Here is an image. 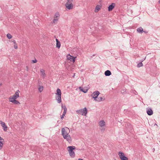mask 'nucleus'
<instances>
[{
	"label": "nucleus",
	"mask_w": 160,
	"mask_h": 160,
	"mask_svg": "<svg viewBox=\"0 0 160 160\" xmlns=\"http://www.w3.org/2000/svg\"><path fill=\"white\" fill-rule=\"evenodd\" d=\"M115 6V4L113 3L110 5L108 7V11H112Z\"/></svg>",
	"instance_id": "nucleus-11"
},
{
	"label": "nucleus",
	"mask_w": 160,
	"mask_h": 160,
	"mask_svg": "<svg viewBox=\"0 0 160 160\" xmlns=\"http://www.w3.org/2000/svg\"><path fill=\"white\" fill-rule=\"evenodd\" d=\"M62 135L63 137L69 134L70 132L69 128L67 127L62 128L61 129Z\"/></svg>",
	"instance_id": "nucleus-3"
},
{
	"label": "nucleus",
	"mask_w": 160,
	"mask_h": 160,
	"mask_svg": "<svg viewBox=\"0 0 160 160\" xmlns=\"http://www.w3.org/2000/svg\"><path fill=\"white\" fill-rule=\"evenodd\" d=\"M105 128H104V129L102 128V129H101V130H102V131H103H103H104V130H105Z\"/></svg>",
	"instance_id": "nucleus-39"
},
{
	"label": "nucleus",
	"mask_w": 160,
	"mask_h": 160,
	"mask_svg": "<svg viewBox=\"0 0 160 160\" xmlns=\"http://www.w3.org/2000/svg\"><path fill=\"white\" fill-rule=\"evenodd\" d=\"M146 59V58H145L144 59V60H145Z\"/></svg>",
	"instance_id": "nucleus-43"
},
{
	"label": "nucleus",
	"mask_w": 160,
	"mask_h": 160,
	"mask_svg": "<svg viewBox=\"0 0 160 160\" xmlns=\"http://www.w3.org/2000/svg\"><path fill=\"white\" fill-rule=\"evenodd\" d=\"M61 46V43L60 42H56V47L58 48H60Z\"/></svg>",
	"instance_id": "nucleus-24"
},
{
	"label": "nucleus",
	"mask_w": 160,
	"mask_h": 160,
	"mask_svg": "<svg viewBox=\"0 0 160 160\" xmlns=\"http://www.w3.org/2000/svg\"><path fill=\"white\" fill-rule=\"evenodd\" d=\"M57 95L56 97V99L58 103H60L61 101V92L60 89L59 88H58L57 90V93H56Z\"/></svg>",
	"instance_id": "nucleus-2"
},
{
	"label": "nucleus",
	"mask_w": 160,
	"mask_h": 160,
	"mask_svg": "<svg viewBox=\"0 0 160 160\" xmlns=\"http://www.w3.org/2000/svg\"><path fill=\"white\" fill-rule=\"evenodd\" d=\"M64 116H65V115L62 114V116L61 117V119H62V120L63 119Z\"/></svg>",
	"instance_id": "nucleus-34"
},
{
	"label": "nucleus",
	"mask_w": 160,
	"mask_h": 160,
	"mask_svg": "<svg viewBox=\"0 0 160 160\" xmlns=\"http://www.w3.org/2000/svg\"><path fill=\"white\" fill-rule=\"evenodd\" d=\"M137 30L138 32L141 33H142L143 31V29L141 27L138 28Z\"/></svg>",
	"instance_id": "nucleus-19"
},
{
	"label": "nucleus",
	"mask_w": 160,
	"mask_h": 160,
	"mask_svg": "<svg viewBox=\"0 0 160 160\" xmlns=\"http://www.w3.org/2000/svg\"><path fill=\"white\" fill-rule=\"evenodd\" d=\"M112 73L110 70H107L105 71L104 73L105 75L106 76H108L111 75Z\"/></svg>",
	"instance_id": "nucleus-16"
},
{
	"label": "nucleus",
	"mask_w": 160,
	"mask_h": 160,
	"mask_svg": "<svg viewBox=\"0 0 160 160\" xmlns=\"http://www.w3.org/2000/svg\"><path fill=\"white\" fill-rule=\"evenodd\" d=\"M87 108L85 107L83 109H80L77 110L76 112L79 114L85 116L87 113Z\"/></svg>",
	"instance_id": "nucleus-4"
},
{
	"label": "nucleus",
	"mask_w": 160,
	"mask_h": 160,
	"mask_svg": "<svg viewBox=\"0 0 160 160\" xmlns=\"http://www.w3.org/2000/svg\"><path fill=\"white\" fill-rule=\"evenodd\" d=\"M146 59V58H145L144 59V60H145Z\"/></svg>",
	"instance_id": "nucleus-44"
},
{
	"label": "nucleus",
	"mask_w": 160,
	"mask_h": 160,
	"mask_svg": "<svg viewBox=\"0 0 160 160\" xmlns=\"http://www.w3.org/2000/svg\"><path fill=\"white\" fill-rule=\"evenodd\" d=\"M20 92L19 90H18L16 91L12 97L9 98V101L11 100H13L14 99H16L19 97V92Z\"/></svg>",
	"instance_id": "nucleus-5"
},
{
	"label": "nucleus",
	"mask_w": 160,
	"mask_h": 160,
	"mask_svg": "<svg viewBox=\"0 0 160 160\" xmlns=\"http://www.w3.org/2000/svg\"><path fill=\"white\" fill-rule=\"evenodd\" d=\"M75 57H74L73 56L70 55V54H69L67 56V59L73 62H75Z\"/></svg>",
	"instance_id": "nucleus-10"
},
{
	"label": "nucleus",
	"mask_w": 160,
	"mask_h": 160,
	"mask_svg": "<svg viewBox=\"0 0 160 160\" xmlns=\"http://www.w3.org/2000/svg\"><path fill=\"white\" fill-rule=\"evenodd\" d=\"M43 87L42 86H40L38 88V90L40 92H41L43 90Z\"/></svg>",
	"instance_id": "nucleus-26"
},
{
	"label": "nucleus",
	"mask_w": 160,
	"mask_h": 160,
	"mask_svg": "<svg viewBox=\"0 0 160 160\" xmlns=\"http://www.w3.org/2000/svg\"><path fill=\"white\" fill-rule=\"evenodd\" d=\"M72 0H68L67 2L66 3H68L69 4L70 3H72Z\"/></svg>",
	"instance_id": "nucleus-28"
},
{
	"label": "nucleus",
	"mask_w": 160,
	"mask_h": 160,
	"mask_svg": "<svg viewBox=\"0 0 160 160\" xmlns=\"http://www.w3.org/2000/svg\"><path fill=\"white\" fill-rule=\"evenodd\" d=\"M56 42H60L58 40L57 38L56 39Z\"/></svg>",
	"instance_id": "nucleus-36"
},
{
	"label": "nucleus",
	"mask_w": 160,
	"mask_h": 160,
	"mask_svg": "<svg viewBox=\"0 0 160 160\" xmlns=\"http://www.w3.org/2000/svg\"><path fill=\"white\" fill-rule=\"evenodd\" d=\"M114 160H117L116 159H115Z\"/></svg>",
	"instance_id": "nucleus-46"
},
{
	"label": "nucleus",
	"mask_w": 160,
	"mask_h": 160,
	"mask_svg": "<svg viewBox=\"0 0 160 160\" xmlns=\"http://www.w3.org/2000/svg\"><path fill=\"white\" fill-rule=\"evenodd\" d=\"M143 32H144L145 33H147L148 32L147 31H143Z\"/></svg>",
	"instance_id": "nucleus-38"
},
{
	"label": "nucleus",
	"mask_w": 160,
	"mask_h": 160,
	"mask_svg": "<svg viewBox=\"0 0 160 160\" xmlns=\"http://www.w3.org/2000/svg\"><path fill=\"white\" fill-rule=\"evenodd\" d=\"M65 5L66 7L68 9H71L73 8V4L72 3H70L69 4H68V3H66Z\"/></svg>",
	"instance_id": "nucleus-12"
},
{
	"label": "nucleus",
	"mask_w": 160,
	"mask_h": 160,
	"mask_svg": "<svg viewBox=\"0 0 160 160\" xmlns=\"http://www.w3.org/2000/svg\"><path fill=\"white\" fill-rule=\"evenodd\" d=\"M142 66H143V64L142 63V62H139L137 65V67L138 68H139V67H142Z\"/></svg>",
	"instance_id": "nucleus-25"
},
{
	"label": "nucleus",
	"mask_w": 160,
	"mask_h": 160,
	"mask_svg": "<svg viewBox=\"0 0 160 160\" xmlns=\"http://www.w3.org/2000/svg\"><path fill=\"white\" fill-rule=\"evenodd\" d=\"M100 92L98 91H96L94 92L91 95L92 97L94 98V100L96 101L98 98V97L100 94Z\"/></svg>",
	"instance_id": "nucleus-7"
},
{
	"label": "nucleus",
	"mask_w": 160,
	"mask_h": 160,
	"mask_svg": "<svg viewBox=\"0 0 160 160\" xmlns=\"http://www.w3.org/2000/svg\"><path fill=\"white\" fill-rule=\"evenodd\" d=\"M104 100L105 98L103 97H100L98 98L96 101L98 102H100L101 101Z\"/></svg>",
	"instance_id": "nucleus-20"
},
{
	"label": "nucleus",
	"mask_w": 160,
	"mask_h": 160,
	"mask_svg": "<svg viewBox=\"0 0 160 160\" xmlns=\"http://www.w3.org/2000/svg\"><path fill=\"white\" fill-rule=\"evenodd\" d=\"M4 141V139L0 137V148H1L3 146V142Z\"/></svg>",
	"instance_id": "nucleus-18"
},
{
	"label": "nucleus",
	"mask_w": 160,
	"mask_h": 160,
	"mask_svg": "<svg viewBox=\"0 0 160 160\" xmlns=\"http://www.w3.org/2000/svg\"><path fill=\"white\" fill-rule=\"evenodd\" d=\"M105 124V122L103 120L100 121L99 122V126L101 127L104 126Z\"/></svg>",
	"instance_id": "nucleus-17"
},
{
	"label": "nucleus",
	"mask_w": 160,
	"mask_h": 160,
	"mask_svg": "<svg viewBox=\"0 0 160 160\" xmlns=\"http://www.w3.org/2000/svg\"><path fill=\"white\" fill-rule=\"evenodd\" d=\"M69 155L72 158H74L75 157V153L73 150L76 149V147L74 146H68L67 147Z\"/></svg>",
	"instance_id": "nucleus-1"
},
{
	"label": "nucleus",
	"mask_w": 160,
	"mask_h": 160,
	"mask_svg": "<svg viewBox=\"0 0 160 160\" xmlns=\"http://www.w3.org/2000/svg\"><path fill=\"white\" fill-rule=\"evenodd\" d=\"M0 124H1V126L3 127V130L5 132L7 131L8 127L6 125L5 123L2 121H0Z\"/></svg>",
	"instance_id": "nucleus-9"
},
{
	"label": "nucleus",
	"mask_w": 160,
	"mask_h": 160,
	"mask_svg": "<svg viewBox=\"0 0 160 160\" xmlns=\"http://www.w3.org/2000/svg\"><path fill=\"white\" fill-rule=\"evenodd\" d=\"M59 16V14L58 12L55 13V18H57Z\"/></svg>",
	"instance_id": "nucleus-29"
},
{
	"label": "nucleus",
	"mask_w": 160,
	"mask_h": 160,
	"mask_svg": "<svg viewBox=\"0 0 160 160\" xmlns=\"http://www.w3.org/2000/svg\"><path fill=\"white\" fill-rule=\"evenodd\" d=\"M37 62V60L36 59H35L34 60H32V62L33 63H36Z\"/></svg>",
	"instance_id": "nucleus-32"
},
{
	"label": "nucleus",
	"mask_w": 160,
	"mask_h": 160,
	"mask_svg": "<svg viewBox=\"0 0 160 160\" xmlns=\"http://www.w3.org/2000/svg\"><path fill=\"white\" fill-rule=\"evenodd\" d=\"M64 139H66L69 143H71L72 142V139L70 136L68 134L67 135L64 136L63 137Z\"/></svg>",
	"instance_id": "nucleus-8"
},
{
	"label": "nucleus",
	"mask_w": 160,
	"mask_h": 160,
	"mask_svg": "<svg viewBox=\"0 0 160 160\" xmlns=\"http://www.w3.org/2000/svg\"><path fill=\"white\" fill-rule=\"evenodd\" d=\"M7 37L8 39H10L12 37V36L9 33H8L7 35Z\"/></svg>",
	"instance_id": "nucleus-27"
},
{
	"label": "nucleus",
	"mask_w": 160,
	"mask_h": 160,
	"mask_svg": "<svg viewBox=\"0 0 160 160\" xmlns=\"http://www.w3.org/2000/svg\"><path fill=\"white\" fill-rule=\"evenodd\" d=\"M1 85H2V84L1 83V84H0V86Z\"/></svg>",
	"instance_id": "nucleus-42"
},
{
	"label": "nucleus",
	"mask_w": 160,
	"mask_h": 160,
	"mask_svg": "<svg viewBox=\"0 0 160 160\" xmlns=\"http://www.w3.org/2000/svg\"><path fill=\"white\" fill-rule=\"evenodd\" d=\"M118 155L121 160H128V158L125 156L124 154L122 152H119Z\"/></svg>",
	"instance_id": "nucleus-6"
},
{
	"label": "nucleus",
	"mask_w": 160,
	"mask_h": 160,
	"mask_svg": "<svg viewBox=\"0 0 160 160\" xmlns=\"http://www.w3.org/2000/svg\"><path fill=\"white\" fill-rule=\"evenodd\" d=\"M9 102H12L14 103L17 104H20V102L16 100V99L11 100H9Z\"/></svg>",
	"instance_id": "nucleus-15"
},
{
	"label": "nucleus",
	"mask_w": 160,
	"mask_h": 160,
	"mask_svg": "<svg viewBox=\"0 0 160 160\" xmlns=\"http://www.w3.org/2000/svg\"><path fill=\"white\" fill-rule=\"evenodd\" d=\"M95 56V54H93V55H92V56Z\"/></svg>",
	"instance_id": "nucleus-40"
},
{
	"label": "nucleus",
	"mask_w": 160,
	"mask_h": 160,
	"mask_svg": "<svg viewBox=\"0 0 160 160\" xmlns=\"http://www.w3.org/2000/svg\"><path fill=\"white\" fill-rule=\"evenodd\" d=\"M159 3H160V0H159Z\"/></svg>",
	"instance_id": "nucleus-41"
},
{
	"label": "nucleus",
	"mask_w": 160,
	"mask_h": 160,
	"mask_svg": "<svg viewBox=\"0 0 160 160\" xmlns=\"http://www.w3.org/2000/svg\"><path fill=\"white\" fill-rule=\"evenodd\" d=\"M146 59V58H145L144 59V60H145Z\"/></svg>",
	"instance_id": "nucleus-45"
},
{
	"label": "nucleus",
	"mask_w": 160,
	"mask_h": 160,
	"mask_svg": "<svg viewBox=\"0 0 160 160\" xmlns=\"http://www.w3.org/2000/svg\"><path fill=\"white\" fill-rule=\"evenodd\" d=\"M12 42L14 43V44H16V42L15 40H14L12 41Z\"/></svg>",
	"instance_id": "nucleus-35"
},
{
	"label": "nucleus",
	"mask_w": 160,
	"mask_h": 160,
	"mask_svg": "<svg viewBox=\"0 0 160 160\" xmlns=\"http://www.w3.org/2000/svg\"><path fill=\"white\" fill-rule=\"evenodd\" d=\"M40 72L43 76V77H45L46 75V74L45 73V70L44 69H41Z\"/></svg>",
	"instance_id": "nucleus-22"
},
{
	"label": "nucleus",
	"mask_w": 160,
	"mask_h": 160,
	"mask_svg": "<svg viewBox=\"0 0 160 160\" xmlns=\"http://www.w3.org/2000/svg\"><path fill=\"white\" fill-rule=\"evenodd\" d=\"M62 108L64 110L62 114L65 116L67 111V108H66V107L65 105H63L62 104Z\"/></svg>",
	"instance_id": "nucleus-13"
},
{
	"label": "nucleus",
	"mask_w": 160,
	"mask_h": 160,
	"mask_svg": "<svg viewBox=\"0 0 160 160\" xmlns=\"http://www.w3.org/2000/svg\"><path fill=\"white\" fill-rule=\"evenodd\" d=\"M14 48L15 49H17L18 48V46L17 44V43H16V44H14Z\"/></svg>",
	"instance_id": "nucleus-30"
},
{
	"label": "nucleus",
	"mask_w": 160,
	"mask_h": 160,
	"mask_svg": "<svg viewBox=\"0 0 160 160\" xmlns=\"http://www.w3.org/2000/svg\"><path fill=\"white\" fill-rule=\"evenodd\" d=\"M126 91V90L124 89H122L121 90V92L122 93H124Z\"/></svg>",
	"instance_id": "nucleus-31"
},
{
	"label": "nucleus",
	"mask_w": 160,
	"mask_h": 160,
	"mask_svg": "<svg viewBox=\"0 0 160 160\" xmlns=\"http://www.w3.org/2000/svg\"><path fill=\"white\" fill-rule=\"evenodd\" d=\"M58 20V19L54 18L53 20V23H55V22Z\"/></svg>",
	"instance_id": "nucleus-33"
},
{
	"label": "nucleus",
	"mask_w": 160,
	"mask_h": 160,
	"mask_svg": "<svg viewBox=\"0 0 160 160\" xmlns=\"http://www.w3.org/2000/svg\"><path fill=\"white\" fill-rule=\"evenodd\" d=\"M101 6L100 5H98L96 6L95 12H98L99 10L100 9Z\"/></svg>",
	"instance_id": "nucleus-21"
},
{
	"label": "nucleus",
	"mask_w": 160,
	"mask_h": 160,
	"mask_svg": "<svg viewBox=\"0 0 160 160\" xmlns=\"http://www.w3.org/2000/svg\"><path fill=\"white\" fill-rule=\"evenodd\" d=\"M79 88L80 89V90L82 92H83L84 93H86V92H87V91H88V90H84L82 88V87H80Z\"/></svg>",
	"instance_id": "nucleus-23"
},
{
	"label": "nucleus",
	"mask_w": 160,
	"mask_h": 160,
	"mask_svg": "<svg viewBox=\"0 0 160 160\" xmlns=\"http://www.w3.org/2000/svg\"><path fill=\"white\" fill-rule=\"evenodd\" d=\"M147 112L148 115L151 116L152 115L153 111L151 109L149 108L147 111Z\"/></svg>",
	"instance_id": "nucleus-14"
},
{
	"label": "nucleus",
	"mask_w": 160,
	"mask_h": 160,
	"mask_svg": "<svg viewBox=\"0 0 160 160\" xmlns=\"http://www.w3.org/2000/svg\"><path fill=\"white\" fill-rule=\"evenodd\" d=\"M26 68H27V70L28 71V66H27L26 67Z\"/></svg>",
	"instance_id": "nucleus-37"
}]
</instances>
